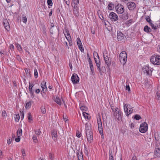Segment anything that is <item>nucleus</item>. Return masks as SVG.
I'll return each instance as SVG.
<instances>
[{"instance_id":"obj_1","label":"nucleus","mask_w":160,"mask_h":160,"mask_svg":"<svg viewBox=\"0 0 160 160\" xmlns=\"http://www.w3.org/2000/svg\"><path fill=\"white\" fill-rule=\"evenodd\" d=\"M150 61L154 65H160V55H153L151 58Z\"/></svg>"},{"instance_id":"obj_2","label":"nucleus","mask_w":160,"mask_h":160,"mask_svg":"<svg viewBox=\"0 0 160 160\" xmlns=\"http://www.w3.org/2000/svg\"><path fill=\"white\" fill-rule=\"evenodd\" d=\"M119 59L121 63L123 65L126 63L127 60V53L125 51H123L120 53L119 57Z\"/></svg>"},{"instance_id":"obj_3","label":"nucleus","mask_w":160,"mask_h":160,"mask_svg":"<svg viewBox=\"0 0 160 160\" xmlns=\"http://www.w3.org/2000/svg\"><path fill=\"white\" fill-rule=\"evenodd\" d=\"M124 109L126 115L128 116L132 112L133 109L129 104H126L124 105Z\"/></svg>"},{"instance_id":"obj_4","label":"nucleus","mask_w":160,"mask_h":160,"mask_svg":"<svg viewBox=\"0 0 160 160\" xmlns=\"http://www.w3.org/2000/svg\"><path fill=\"white\" fill-rule=\"evenodd\" d=\"M142 70L144 73H146L147 75H151L152 74L153 69L150 68L148 65L143 66L142 68Z\"/></svg>"},{"instance_id":"obj_5","label":"nucleus","mask_w":160,"mask_h":160,"mask_svg":"<svg viewBox=\"0 0 160 160\" xmlns=\"http://www.w3.org/2000/svg\"><path fill=\"white\" fill-rule=\"evenodd\" d=\"M116 12L118 14H122L125 11L124 7L121 4H118L115 7Z\"/></svg>"},{"instance_id":"obj_6","label":"nucleus","mask_w":160,"mask_h":160,"mask_svg":"<svg viewBox=\"0 0 160 160\" xmlns=\"http://www.w3.org/2000/svg\"><path fill=\"white\" fill-rule=\"evenodd\" d=\"M148 124L146 122L141 124L139 128V131L142 133H145L148 130Z\"/></svg>"},{"instance_id":"obj_7","label":"nucleus","mask_w":160,"mask_h":160,"mask_svg":"<svg viewBox=\"0 0 160 160\" xmlns=\"http://www.w3.org/2000/svg\"><path fill=\"white\" fill-rule=\"evenodd\" d=\"M103 56L104 59L105 63L107 66L109 67L111 64V60L109 57L108 56V54L106 53L105 54L103 53Z\"/></svg>"},{"instance_id":"obj_8","label":"nucleus","mask_w":160,"mask_h":160,"mask_svg":"<svg viewBox=\"0 0 160 160\" xmlns=\"http://www.w3.org/2000/svg\"><path fill=\"white\" fill-rule=\"evenodd\" d=\"M87 138L88 142L91 143L93 141V136L92 131L86 132Z\"/></svg>"},{"instance_id":"obj_9","label":"nucleus","mask_w":160,"mask_h":160,"mask_svg":"<svg viewBox=\"0 0 160 160\" xmlns=\"http://www.w3.org/2000/svg\"><path fill=\"white\" fill-rule=\"evenodd\" d=\"M127 7L130 11H133L136 7L135 3L132 2H128L127 4Z\"/></svg>"},{"instance_id":"obj_10","label":"nucleus","mask_w":160,"mask_h":160,"mask_svg":"<svg viewBox=\"0 0 160 160\" xmlns=\"http://www.w3.org/2000/svg\"><path fill=\"white\" fill-rule=\"evenodd\" d=\"M71 79L72 82L74 84L78 83L79 80V78L78 75L75 73L72 74Z\"/></svg>"},{"instance_id":"obj_11","label":"nucleus","mask_w":160,"mask_h":160,"mask_svg":"<svg viewBox=\"0 0 160 160\" xmlns=\"http://www.w3.org/2000/svg\"><path fill=\"white\" fill-rule=\"evenodd\" d=\"M122 112L120 110H118V112H113V114L119 121L121 120L122 119Z\"/></svg>"},{"instance_id":"obj_12","label":"nucleus","mask_w":160,"mask_h":160,"mask_svg":"<svg viewBox=\"0 0 160 160\" xmlns=\"http://www.w3.org/2000/svg\"><path fill=\"white\" fill-rule=\"evenodd\" d=\"M109 18L112 21H116L118 20V15L114 12H112L109 14Z\"/></svg>"},{"instance_id":"obj_13","label":"nucleus","mask_w":160,"mask_h":160,"mask_svg":"<svg viewBox=\"0 0 160 160\" xmlns=\"http://www.w3.org/2000/svg\"><path fill=\"white\" fill-rule=\"evenodd\" d=\"M124 37V35L120 31L117 32V38L118 41H121Z\"/></svg>"},{"instance_id":"obj_14","label":"nucleus","mask_w":160,"mask_h":160,"mask_svg":"<svg viewBox=\"0 0 160 160\" xmlns=\"http://www.w3.org/2000/svg\"><path fill=\"white\" fill-rule=\"evenodd\" d=\"M63 33L68 42H69L71 41V38L68 30L67 29H66L64 32Z\"/></svg>"},{"instance_id":"obj_15","label":"nucleus","mask_w":160,"mask_h":160,"mask_svg":"<svg viewBox=\"0 0 160 160\" xmlns=\"http://www.w3.org/2000/svg\"><path fill=\"white\" fill-rule=\"evenodd\" d=\"M74 8L73 10V12L74 15L76 16V17H78L79 15H78V7L77 6V4H76V3L74 2Z\"/></svg>"},{"instance_id":"obj_16","label":"nucleus","mask_w":160,"mask_h":160,"mask_svg":"<svg viewBox=\"0 0 160 160\" xmlns=\"http://www.w3.org/2000/svg\"><path fill=\"white\" fill-rule=\"evenodd\" d=\"M3 23L4 26L6 30L9 31L10 30L9 24L7 19H4Z\"/></svg>"},{"instance_id":"obj_17","label":"nucleus","mask_w":160,"mask_h":160,"mask_svg":"<svg viewBox=\"0 0 160 160\" xmlns=\"http://www.w3.org/2000/svg\"><path fill=\"white\" fill-rule=\"evenodd\" d=\"M154 156L155 158L159 157H160V148L158 147L156 148L154 152Z\"/></svg>"},{"instance_id":"obj_18","label":"nucleus","mask_w":160,"mask_h":160,"mask_svg":"<svg viewBox=\"0 0 160 160\" xmlns=\"http://www.w3.org/2000/svg\"><path fill=\"white\" fill-rule=\"evenodd\" d=\"M119 17L120 18H121V19L123 20H126L128 19V13L127 12L126 13H123L121 15L119 16Z\"/></svg>"},{"instance_id":"obj_19","label":"nucleus","mask_w":160,"mask_h":160,"mask_svg":"<svg viewBox=\"0 0 160 160\" xmlns=\"http://www.w3.org/2000/svg\"><path fill=\"white\" fill-rule=\"evenodd\" d=\"M91 127V125L89 123H87L85 124L86 132L92 131Z\"/></svg>"},{"instance_id":"obj_20","label":"nucleus","mask_w":160,"mask_h":160,"mask_svg":"<svg viewBox=\"0 0 160 160\" xmlns=\"http://www.w3.org/2000/svg\"><path fill=\"white\" fill-rule=\"evenodd\" d=\"M52 139L55 142H56L57 140V138L58 137L57 131L55 130L52 131Z\"/></svg>"},{"instance_id":"obj_21","label":"nucleus","mask_w":160,"mask_h":160,"mask_svg":"<svg viewBox=\"0 0 160 160\" xmlns=\"http://www.w3.org/2000/svg\"><path fill=\"white\" fill-rule=\"evenodd\" d=\"M143 30L144 32L147 33H149L152 30L148 26L146 25L144 28Z\"/></svg>"},{"instance_id":"obj_22","label":"nucleus","mask_w":160,"mask_h":160,"mask_svg":"<svg viewBox=\"0 0 160 160\" xmlns=\"http://www.w3.org/2000/svg\"><path fill=\"white\" fill-rule=\"evenodd\" d=\"M32 102V101H30L29 102H26L25 108L26 109H28L30 108Z\"/></svg>"},{"instance_id":"obj_23","label":"nucleus","mask_w":160,"mask_h":160,"mask_svg":"<svg viewBox=\"0 0 160 160\" xmlns=\"http://www.w3.org/2000/svg\"><path fill=\"white\" fill-rule=\"evenodd\" d=\"M54 101L58 105H61V102L58 97H56V98H55Z\"/></svg>"},{"instance_id":"obj_24","label":"nucleus","mask_w":160,"mask_h":160,"mask_svg":"<svg viewBox=\"0 0 160 160\" xmlns=\"http://www.w3.org/2000/svg\"><path fill=\"white\" fill-rule=\"evenodd\" d=\"M78 160H83V157L82 152H80V153H78Z\"/></svg>"},{"instance_id":"obj_25","label":"nucleus","mask_w":160,"mask_h":160,"mask_svg":"<svg viewBox=\"0 0 160 160\" xmlns=\"http://www.w3.org/2000/svg\"><path fill=\"white\" fill-rule=\"evenodd\" d=\"M151 26V27L152 29L154 30L157 29L158 28V25H155L153 24L152 22L150 23Z\"/></svg>"},{"instance_id":"obj_26","label":"nucleus","mask_w":160,"mask_h":160,"mask_svg":"<svg viewBox=\"0 0 160 160\" xmlns=\"http://www.w3.org/2000/svg\"><path fill=\"white\" fill-rule=\"evenodd\" d=\"M42 32L43 34L45 36H46V29L45 26L44 24L42 25Z\"/></svg>"},{"instance_id":"obj_27","label":"nucleus","mask_w":160,"mask_h":160,"mask_svg":"<svg viewBox=\"0 0 160 160\" xmlns=\"http://www.w3.org/2000/svg\"><path fill=\"white\" fill-rule=\"evenodd\" d=\"M34 85L33 84H32L30 82H29V90L30 93H32V88Z\"/></svg>"},{"instance_id":"obj_28","label":"nucleus","mask_w":160,"mask_h":160,"mask_svg":"<svg viewBox=\"0 0 160 160\" xmlns=\"http://www.w3.org/2000/svg\"><path fill=\"white\" fill-rule=\"evenodd\" d=\"M97 121L98 128H102V123L101 119L100 118L98 119Z\"/></svg>"},{"instance_id":"obj_29","label":"nucleus","mask_w":160,"mask_h":160,"mask_svg":"<svg viewBox=\"0 0 160 160\" xmlns=\"http://www.w3.org/2000/svg\"><path fill=\"white\" fill-rule=\"evenodd\" d=\"M28 118L29 120V122L30 123H32V117L31 115V114L30 112H29L28 113Z\"/></svg>"},{"instance_id":"obj_30","label":"nucleus","mask_w":160,"mask_h":160,"mask_svg":"<svg viewBox=\"0 0 160 160\" xmlns=\"http://www.w3.org/2000/svg\"><path fill=\"white\" fill-rule=\"evenodd\" d=\"M108 9L110 10H112L114 8V4L112 3H109L108 6Z\"/></svg>"},{"instance_id":"obj_31","label":"nucleus","mask_w":160,"mask_h":160,"mask_svg":"<svg viewBox=\"0 0 160 160\" xmlns=\"http://www.w3.org/2000/svg\"><path fill=\"white\" fill-rule=\"evenodd\" d=\"M22 129L21 128H19L17 131V136H20L22 135Z\"/></svg>"},{"instance_id":"obj_32","label":"nucleus","mask_w":160,"mask_h":160,"mask_svg":"<svg viewBox=\"0 0 160 160\" xmlns=\"http://www.w3.org/2000/svg\"><path fill=\"white\" fill-rule=\"evenodd\" d=\"M82 114L85 118H87L88 119H90V117L89 116L88 114L87 113L85 112H83Z\"/></svg>"},{"instance_id":"obj_33","label":"nucleus","mask_w":160,"mask_h":160,"mask_svg":"<svg viewBox=\"0 0 160 160\" xmlns=\"http://www.w3.org/2000/svg\"><path fill=\"white\" fill-rule=\"evenodd\" d=\"M16 47L17 48L18 50L20 52L22 51V47L18 43L16 44Z\"/></svg>"},{"instance_id":"obj_34","label":"nucleus","mask_w":160,"mask_h":160,"mask_svg":"<svg viewBox=\"0 0 160 160\" xmlns=\"http://www.w3.org/2000/svg\"><path fill=\"white\" fill-rule=\"evenodd\" d=\"M35 133L36 135L38 136L41 133V132L39 129H37L34 130Z\"/></svg>"},{"instance_id":"obj_35","label":"nucleus","mask_w":160,"mask_h":160,"mask_svg":"<svg viewBox=\"0 0 160 160\" xmlns=\"http://www.w3.org/2000/svg\"><path fill=\"white\" fill-rule=\"evenodd\" d=\"M99 63H98L96 64L97 66L98 67V70L99 71V72L102 75V72H101V70L100 67V65Z\"/></svg>"},{"instance_id":"obj_36","label":"nucleus","mask_w":160,"mask_h":160,"mask_svg":"<svg viewBox=\"0 0 160 160\" xmlns=\"http://www.w3.org/2000/svg\"><path fill=\"white\" fill-rule=\"evenodd\" d=\"M145 19L146 20V21L148 22L149 24L152 22V20H151L149 16H147L145 18Z\"/></svg>"},{"instance_id":"obj_37","label":"nucleus","mask_w":160,"mask_h":160,"mask_svg":"<svg viewBox=\"0 0 160 160\" xmlns=\"http://www.w3.org/2000/svg\"><path fill=\"white\" fill-rule=\"evenodd\" d=\"M77 43L78 46L82 45L81 41L79 38H78L77 39Z\"/></svg>"},{"instance_id":"obj_38","label":"nucleus","mask_w":160,"mask_h":160,"mask_svg":"<svg viewBox=\"0 0 160 160\" xmlns=\"http://www.w3.org/2000/svg\"><path fill=\"white\" fill-rule=\"evenodd\" d=\"M20 116L19 114H17L16 116V117L15 118V121L16 122H18L19 121V120L20 119Z\"/></svg>"},{"instance_id":"obj_39","label":"nucleus","mask_w":160,"mask_h":160,"mask_svg":"<svg viewBox=\"0 0 160 160\" xmlns=\"http://www.w3.org/2000/svg\"><path fill=\"white\" fill-rule=\"evenodd\" d=\"M41 109L42 113L44 114L46 113V109L44 106H42L41 108Z\"/></svg>"},{"instance_id":"obj_40","label":"nucleus","mask_w":160,"mask_h":160,"mask_svg":"<svg viewBox=\"0 0 160 160\" xmlns=\"http://www.w3.org/2000/svg\"><path fill=\"white\" fill-rule=\"evenodd\" d=\"M46 86V82L44 81H42L41 84V86L42 88H43L44 87Z\"/></svg>"},{"instance_id":"obj_41","label":"nucleus","mask_w":160,"mask_h":160,"mask_svg":"<svg viewBox=\"0 0 160 160\" xmlns=\"http://www.w3.org/2000/svg\"><path fill=\"white\" fill-rule=\"evenodd\" d=\"M34 75L35 78H37L38 77V72L37 71V70L36 68L34 69Z\"/></svg>"},{"instance_id":"obj_42","label":"nucleus","mask_w":160,"mask_h":160,"mask_svg":"<svg viewBox=\"0 0 160 160\" xmlns=\"http://www.w3.org/2000/svg\"><path fill=\"white\" fill-rule=\"evenodd\" d=\"M134 119L136 120H139L141 119V117L140 115H136L134 116Z\"/></svg>"},{"instance_id":"obj_43","label":"nucleus","mask_w":160,"mask_h":160,"mask_svg":"<svg viewBox=\"0 0 160 160\" xmlns=\"http://www.w3.org/2000/svg\"><path fill=\"white\" fill-rule=\"evenodd\" d=\"M145 85L146 88H148L150 86L151 84L149 82L147 81L145 83Z\"/></svg>"},{"instance_id":"obj_44","label":"nucleus","mask_w":160,"mask_h":160,"mask_svg":"<svg viewBox=\"0 0 160 160\" xmlns=\"http://www.w3.org/2000/svg\"><path fill=\"white\" fill-rule=\"evenodd\" d=\"M98 130L100 134L102 135H103L102 127L100 128H98Z\"/></svg>"},{"instance_id":"obj_45","label":"nucleus","mask_w":160,"mask_h":160,"mask_svg":"<svg viewBox=\"0 0 160 160\" xmlns=\"http://www.w3.org/2000/svg\"><path fill=\"white\" fill-rule=\"evenodd\" d=\"M22 154L23 156V158L24 159V156L26 155L25 151L24 149H22Z\"/></svg>"},{"instance_id":"obj_46","label":"nucleus","mask_w":160,"mask_h":160,"mask_svg":"<svg viewBox=\"0 0 160 160\" xmlns=\"http://www.w3.org/2000/svg\"><path fill=\"white\" fill-rule=\"evenodd\" d=\"M48 4L49 6H52V0H48L47 1Z\"/></svg>"},{"instance_id":"obj_47","label":"nucleus","mask_w":160,"mask_h":160,"mask_svg":"<svg viewBox=\"0 0 160 160\" xmlns=\"http://www.w3.org/2000/svg\"><path fill=\"white\" fill-rule=\"evenodd\" d=\"M22 20L24 23H26L27 22V18L26 16L23 17Z\"/></svg>"},{"instance_id":"obj_48","label":"nucleus","mask_w":160,"mask_h":160,"mask_svg":"<svg viewBox=\"0 0 160 160\" xmlns=\"http://www.w3.org/2000/svg\"><path fill=\"white\" fill-rule=\"evenodd\" d=\"M78 46L79 48L80 49V50H81V51L82 52H83L84 51V49H83V47H82V45H79Z\"/></svg>"},{"instance_id":"obj_49","label":"nucleus","mask_w":160,"mask_h":160,"mask_svg":"<svg viewBox=\"0 0 160 160\" xmlns=\"http://www.w3.org/2000/svg\"><path fill=\"white\" fill-rule=\"evenodd\" d=\"M9 47L10 49L11 50H13L14 48V47L12 44H10V45Z\"/></svg>"},{"instance_id":"obj_50","label":"nucleus","mask_w":160,"mask_h":160,"mask_svg":"<svg viewBox=\"0 0 160 160\" xmlns=\"http://www.w3.org/2000/svg\"><path fill=\"white\" fill-rule=\"evenodd\" d=\"M20 136H18L17 138L15 139V141L17 142H18L20 141Z\"/></svg>"},{"instance_id":"obj_51","label":"nucleus","mask_w":160,"mask_h":160,"mask_svg":"<svg viewBox=\"0 0 160 160\" xmlns=\"http://www.w3.org/2000/svg\"><path fill=\"white\" fill-rule=\"evenodd\" d=\"M89 65H90V69H91L92 72L93 73V71H94V68H93V65H92V64H90Z\"/></svg>"},{"instance_id":"obj_52","label":"nucleus","mask_w":160,"mask_h":160,"mask_svg":"<svg viewBox=\"0 0 160 160\" xmlns=\"http://www.w3.org/2000/svg\"><path fill=\"white\" fill-rule=\"evenodd\" d=\"M7 115L6 112L5 111L3 110L2 112V117H5Z\"/></svg>"},{"instance_id":"obj_53","label":"nucleus","mask_w":160,"mask_h":160,"mask_svg":"<svg viewBox=\"0 0 160 160\" xmlns=\"http://www.w3.org/2000/svg\"><path fill=\"white\" fill-rule=\"evenodd\" d=\"M42 91L43 93H44L45 92H46L47 90V88L46 86L44 87L43 88H42Z\"/></svg>"},{"instance_id":"obj_54","label":"nucleus","mask_w":160,"mask_h":160,"mask_svg":"<svg viewBox=\"0 0 160 160\" xmlns=\"http://www.w3.org/2000/svg\"><path fill=\"white\" fill-rule=\"evenodd\" d=\"M49 30L50 33L51 34H53V28H50Z\"/></svg>"},{"instance_id":"obj_55","label":"nucleus","mask_w":160,"mask_h":160,"mask_svg":"<svg viewBox=\"0 0 160 160\" xmlns=\"http://www.w3.org/2000/svg\"><path fill=\"white\" fill-rule=\"evenodd\" d=\"M21 119H23L24 117V111H22V112H21Z\"/></svg>"},{"instance_id":"obj_56","label":"nucleus","mask_w":160,"mask_h":160,"mask_svg":"<svg viewBox=\"0 0 160 160\" xmlns=\"http://www.w3.org/2000/svg\"><path fill=\"white\" fill-rule=\"evenodd\" d=\"M76 136L78 138H80L81 137V134L78 131L77 132Z\"/></svg>"},{"instance_id":"obj_57","label":"nucleus","mask_w":160,"mask_h":160,"mask_svg":"<svg viewBox=\"0 0 160 160\" xmlns=\"http://www.w3.org/2000/svg\"><path fill=\"white\" fill-rule=\"evenodd\" d=\"M25 71L27 75H28L30 74V72H28V68H25Z\"/></svg>"},{"instance_id":"obj_58","label":"nucleus","mask_w":160,"mask_h":160,"mask_svg":"<svg viewBox=\"0 0 160 160\" xmlns=\"http://www.w3.org/2000/svg\"><path fill=\"white\" fill-rule=\"evenodd\" d=\"M12 139L9 138L7 141V143L8 144H10L12 142Z\"/></svg>"},{"instance_id":"obj_59","label":"nucleus","mask_w":160,"mask_h":160,"mask_svg":"<svg viewBox=\"0 0 160 160\" xmlns=\"http://www.w3.org/2000/svg\"><path fill=\"white\" fill-rule=\"evenodd\" d=\"M49 158L51 159V160H53L54 159L53 155L51 153H49Z\"/></svg>"},{"instance_id":"obj_60","label":"nucleus","mask_w":160,"mask_h":160,"mask_svg":"<svg viewBox=\"0 0 160 160\" xmlns=\"http://www.w3.org/2000/svg\"><path fill=\"white\" fill-rule=\"evenodd\" d=\"M32 138L33 140L34 141L36 140V141H35V142H36L37 141V137L35 136V135H34L32 137Z\"/></svg>"},{"instance_id":"obj_61","label":"nucleus","mask_w":160,"mask_h":160,"mask_svg":"<svg viewBox=\"0 0 160 160\" xmlns=\"http://www.w3.org/2000/svg\"><path fill=\"white\" fill-rule=\"evenodd\" d=\"M63 118L65 122L67 121L68 120V119L67 118V116L66 115L65 116L64 115H63Z\"/></svg>"},{"instance_id":"obj_62","label":"nucleus","mask_w":160,"mask_h":160,"mask_svg":"<svg viewBox=\"0 0 160 160\" xmlns=\"http://www.w3.org/2000/svg\"><path fill=\"white\" fill-rule=\"evenodd\" d=\"M80 109L82 110H84L86 111V109L87 108L85 106H82L80 107Z\"/></svg>"},{"instance_id":"obj_63","label":"nucleus","mask_w":160,"mask_h":160,"mask_svg":"<svg viewBox=\"0 0 160 160\" xmlns=\"http://www.w3.org/2000/svg\"><path fill=\"white\" fill-rule=\"evenodd\" d=\"M126 89L128 90V91H130V87L129 85H126Z\"/></svg>"},{"instance_id":"obj_64","label":"nucleus","mask_w":160,"mask_h":160,"mask_svg":"<svg viewBox=\"0 0 160 160\" xmlns=\"http://www.w3.org/2000/svg\"><path fill=\"white\" fill-rule=\"evenodd\" d=\"M109 160H113L112 154H110Z\"/></svg>"}]
</instances>
